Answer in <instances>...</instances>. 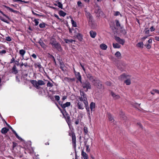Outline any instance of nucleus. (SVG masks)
Here are the masks:
<instances>
[{
  "mask_svg": "<svg viewBox=\"0 0 159 159\" xmlns=\"http://www.w3.org/2000/svg\"><path fill=\"white\" fill-rule=\"evenodd\" d=\"M80 93L81 97H80L79 99L80 101L81 102H84V103L85 105L86 109L87 111L88 117L90 119L91 117L87 99L86 97V95L83 91H80Z\"/></svg>",
  "mask_w": 159,
  "mask_h": 159,
  "instance_id": "f257e3e1",
  "label": "nucleus"
},
{
  "mask_svg": "<svg viewBox=\"0 0 159 159\" xmlns=\"http://www.w3.org/2000/svg\"><path fill=\"white\" fill-rule=\"evenodd\" d=\"M119 78L121 80H125L124 83L127 85H129L131 83L130 79V76L129 75H126L125 74H123L119 77Z\"/></svg>",
  "mask_w": 159,
  "mask_h": 159,
  "instance_id": "f03ea898",
  "label": "nucleus"
},
{
  "mask_svg": "<svg viewBox=\"0 0 159 159\" xmlns=\"http://www.w3.org/2000/svg\"><path fill=\"white\" fill-rule=\"evenodd\" d=\"M31 83L35 87L38 89L39 88V86L43 85L45 84L44 81L42 80H39L38 81L33 80L31 81Z\"/></svg>",
  "mask_w": 159,
  "mask_h": 159,
  "instance_id": "7ed1b4c3",
  "label": "nucleus"
},
{
  "mask_svg": "<svg viewBox=\"0 0 159 159\" xmlns=\"http://www.w3.org/2000/svg\"><path fill=\"white\" fill-rule=\"evenodd\" d=\"M51 40V41H50V44L52 45L53 47L56 48L58 51H61L62 49L60 44L57 42L55 39L53 40L52 39Z\"/></svg>",
  "mask_w": 159,
  "mask_h": 159,
  "instance_id": "20e7f679",
  "label": "nucleus"
},
{
  "mask_svg": "<svg viewBox=\"0 0 159 159\" xmlns=\"http://www.w3.org/2000/svg\"><path fill=\"white\" fill-rule=\"evenodd\" d=\"M82 86L84 89H85V91L87 92L88 89H91V85L90 83L87 81L82 82L81 83Z\"/></svg>",
  "mask_w": 159,
  "mask_h": 159,
  "instance_id": "39448f33",
  "label": "nucleus"
},
{
  "mask_svg": "<svg viewBox=\"0 0 159 159\" xmlns=\"http://www.w3.org/2000/svg\"><path fill=\"white\" fill-rule=\"evenodd\" d=\"M92 83L98 88L101 89L102 87V83L99 80H93V81H92Z\"/></svg>",
  "mask_w": 159,
  "mask_h": 159,
  "instance_id": "423d86ee",
  "label": "nucleus"
},
{
  "mask_svg": "<svg viewBox=\"0 0 159 159\" xmlns=\"http://www.w3.org/2000/svg\"><path fill=\"white\" fill-rule=\"evenodd\" d=\"M70 135H71L72 137L73 146L75 148H76V137L75 136V134L73 132L71 133L70 135V133L69 134Z\"/></svg>",
  "mask_w": 159,
  "mask_h": 159,
  "instance_id": "0eeeda50",
  "label": "nucleus"
},
{
  "mask_svg": "<svg viewBox=\"0 0 159 159\" xmlns=\"http://www.w3.org/2000/svg\"><path fill=\"white\" fill-rule=\"evenodd\" d=\"M115 39L117 42L123 45L124 44L125 42V40L121 39L118 37L115 36Z\"/></svg>",
  "mask_w": 159,
  "mask_h": 159,
  "instance_id": "6e6552de",
  "label": "nucleus"
},
{
  "mask_svg": "<svg viewBox=\"0 0 159 159\" xmlns=\"http://www.w3.org/2000/svg\"><path fill=\"white\" fill-rule=\"evenodd\" d=\"M85 15L87 18L89 19V21H92L93 20V17L90 13L88 12L85 11Z\"/></svg>",
  "mask_w": 159,
  "mask_h": 159,
  "instance_id": "1a4fd4ad",
  "label": "nucleus"
},
{
  "mask_svg": "<svg viewBox=\"0 0 159 159\" xmlns=\"http://www.w3.org/2000/svg\"><path fill=\"white\" fill-rule=\"evenodd\" d=\"M95 107V103L92 102L90 104V108L91 109V113L93 111H94V109Z\"/></svg>",
  "mask_w": 159,
  "mask_h": 159,
  "instance_id": "9d476101",
  "label": "nucleus"
},
{
  "mask_svg": "<svg viewBox=\"0 0 159 159\" xmlns=\"http://www.w3.org/2000/svg\"><path fill=\"white\" fill-rule=\"evenodd\" d=\"M89 33L90 36L93 38H94L97 34L96 33L95 31H93V30L90 31Z\"/></svg>",
  "mask_w": 159,
  "mask_h": 159,
  "instance_id": "9b49d317",
  "label": "nucleus"
},
{
  "mask_svg": "<svg viewBox=\"0 0 159 159\" xmlns=\"http://www.w3.org/2000/svg\"><path fill=\"white\" fill-rule=\"evenodd\" d=\"M76 37L79 41H81L83 39L82 35L80 33H77Z\"/></svg>",
  "mask_w": 159,
  "mask_h": 159,
  "instance_id": "f8f14e48",
  "label": "nucleus"
},
{
  "mask_svg": "<svg viewBox=\"0 0 159 159\" xmlns=\"http://www.w3.org/2000/svg\"><path fill=\"white\" fill-rule=\"evenodd\" d=\"M78 108L79 109H83L84 108L82 103L79 102L77 104Z\"/></svg>",
  "mask_w": 159,
  "mask_h": 159,
  "instance_id": "ddd939ff",
  "label": "nucleus"
},
{
  "mask_svg": "<svg viewBox=\"0 0 159 159\" xmlns=\"http://www.w3.org/2000/svg\"><path fill=\"white\" fill-rule=\"evenodd\" d=\"M87 77L92 82V81H93V80H96V79H94L93 77L92 76V75L90 74H88L87 75Z\"/></svg>",
  "mask_w": 159,
  "mask_h": 159,
  "instance_id": "4468645a",
  "label": "nucleus"
},
{
  "mask_svg": "<svg viewBox=\"0 0 159 159\" xmlns=\"http://www.w3.org/2000/svg\"><path fill=\"white\" fill-rule=\"evenodd\" d=\"M81 155L83 157L84 159H88V155L85 152H84L83 150L82 152Z\"/></svg>",
  "mask_w": 159,
  "mask_h": 159,
  "instance_id": "2eb2a0df",
  "label": "nucleus"
},
{
  "mask_svg": "<svg viewBox=\"0 0 159 159\" xmlns=\"http://www.w3.org/2000/svg\"><path fill=\"white\" fill-rule=\"evenodd\" d=\"M111 96L116 99H119L120 98V96L118 95H116L114 93H111Z\"/></svg>",
  "mask_w": 159,
  "mask_h": 159,
  "instance_id": "dca6fc26",
  "label": "nucleus"
},
{
  "mask_svg": "<svg viewBox=\"0 0 159 159\" xmlns=\"http://www.w3.org/2000/svg\"><path fill=\"white\" fill-rule=\"evenodd\" d=\"M9 130V129L7 128L6 127L3 128L2 129L1 132L2 134H5L7 133Z\"/></svg>",
  "mask_w": 159,
  "mask_h": 159,
  "instance_id": "f3484780",
  "label": "nucleus"
},
{
  "mask_svg": "<svg viewBox=\"0 0 159 159\" xmlns=\"http://www.w3.org/2000/svg\"><path fill=\"white\" fill-rule=\"evenodd\" d=\"M100 47L102 49L105 50L107 48V46L105 44L102 43L100 45Z\"/></svg>",
  "mask_w": 159,
  "mask_h": 159,
  "instance_id": "a211bd4d",
  "label": "nucleus"
},
{
  "mask_svg": "<svg viewBox=\"0 0 159 159\" xmlns=\"http://www.w3.org/2000/svg\"><path fill=\"white\" fill-rule=\"evenodd\" d=\"M70 105V103L69 102H67L63 104L62 105V108H65L66 107H69Z\"/></svg>",
  "mask_w": 159,
  "mask_h": 159,
  "instance_id": "6ab92c4d",
  "label": "nucleus"
},
{
  "mask_svg": "<svg viewBox=\"0 0 159 159\" xmlns=\"http://www.w3.org/2000/svg\"><path fill=\"white\" fill-rule=\"evenodd\" d=\"M12 73L16 74L18 73V71L16 70V67L15 65H14L12 68Z\"/></svg>",
  "mask_w": 159,
  "mask_h": 159,
  "instance_id": "aec40b11",
  "label": "nucleus"
},
{
  "mask_svg": "<svg viewBox=\"0 0 159 159\" xmlns=\"http://www.w3.org/2000/svg\"><path fill=\"white\" fill-rule=\"evenodd\" d=\"M25 52V51L23 49H21L19 51V53L21 55V56L23 57Z\"/></svg>",
  "mask_w": 159,
  "mask_h": 159,
  "instance_id": "412c9836",
  "label": "nucleus"
},
{
  "mask_svg": "<svg viewBox=\"0 0 159 159\" xmlns=\"http://www.w3.org/2000/svg\"><path fill=\"white\" fill-rule=\"evenodd\" d=\"M107 116L109 120L110 121H113L114 119L112 115L109 113H107Z\"/></svg>",
  "mask_w": 159,
  "mask_h": 159,
  "instance_id": "4be33fe9",
  "label": "nucleus"
},
{
  "mask_svg": "<svg viewBox=\"0 0 159 159\" xmlns=\"http://www.w3.org/2000/svg\"><path fill=\"white\" fill-rule=\"evenodd\" d=\"M77 78L79 80L81 83L82 82L81 81V77L79 73H78L76 75Z\"/></svg>",
  "mask_w": 159,
  "mask_h": 159,
  "instance_id": "5701e85b",
  "label": "nucleus"
},
{
  "mask_svg": "<svg viewBox=\"0 0 159 159\" xmlns=\"http://www.w3.org/2000/svg\"><path fill=\"white\" fill-rule=\"evenodd\" d=\"M65 42L66 43H72L73 42H75V40H73L72 39H65Z\"/></svg>",
  "mask_w": 159,
  "mask_h": 159,
  "instance_id": "b1692460",
  "label": "nucleus"
},
{
  "mask_svg": "<svg viewBox=\"0 0 159 159\" xmlns=\"http://www.w3.org/2000/svg\"><path fill=\"white\" fill-rule=\"evenodd\" d=\"M59 14L60 16L64 17L66 15V13L62 11H60L59 12Z\"/></svg>",
  "mask_w": 159,
  "mask_h": 159,
  "instance_id": "393cba45",
  "label": "nucleus"
},
{
  "mask_svg": "<svg viewBox=\"0 0 159 159\" xmlns=\"http://www.w3.org/2000/svg\"><path fill=\"white\" fill-rule=\"evenodd\" d=\"M113 46L114 48H119L120 47V46L117 43H113Z\"/></svg>",
  "mask_w": 159,
  "mask_h": 159,
  "instance_id": "a878e982",
  "label": "nucleus"
},
{
  "mask_svg": "<svg viewBox=\"0 0 159 159\" xmlns=\"http://www.w3.org/2000/svg\"><path fill=\"white\" fill-rule=\"evenodd\" d=\"M95 12L97 14H100L101 13V10L98 7H96Z\"/></svg>",
  "mask_w": 159,
  "mask_h": 159,
  "instance_id": "bb28decb",
  "label": "nucleus"
},
{
  "mask_svg": "<svg viewBox=\"0 0 159 159\" xmlns=\"http://www.w3.org/2000/svg\"><path fill=\"white\" fill-rule=\"evenodd\" d=\"M34 66L35 68H42V66L41 64L39 63H34Z\"/></svg>",
  "mask_w": 159,
  "mask_h": 159,
  "instance_id": "cd10ccee",
  "label": "nucleus"
},
{
  "mask_svg": "<svg viewBox=\"0 0 159 159\" xmlns=\"http://www.w3.org/2000/svg\"><path fill=\"white\" fill-rule=\"evenodd\" d=\"M60 68L62 70L64 71L65 70V65L62 62H60Z\"/></svg>",
  "mask_w": 159,
  "mask_h": 159,
  "instance_id": "c85d7f7f",
  "label": "nucleus"
},
{
  "mask_svg": "<svg viewBox=\"0 0 159 159\" xmlns=\"http://www.w3.org/2000/svg\"><path fill=\"white\" fill-rule=\"evenodd\" d=\"M5 7L7 9L11 12H13L14 13H16L17 12V11L13 10L12 8L9 7L5 6Z\"/></svg>",
  "mask_w": 159,
  "mask_h": 159,
  "instance_id": "c756f323",
  "label": "nucleus"
},
{
  "mask_svg": "<svg viewBox=\"0 0 159 159\" xmlns=\"http://www.w3.org/2000/svg\"><path fill=\"white\" fill-rule=\"evenodd\" d=\"M115 55L118 58H120L121 57V54L119 52H117L115 54Z\"/></svg>",
  "mask_w": 159,
  "mask_h": 159,
  "instance_id": "7c9ffc66",
  "label": "nucleus"
},
{
  "mask_svg": "<svg viewBox=\"0 0 159 159\" xmlns=\"http://www.w3.org/2000/svg\"><path fill=\"white\" fill-rule=\"evenodd\" d=\"M39 43L40 44V45L43 48H46V45L45 44L43 43V42L42 41H40L39 42Z\"/></svg>",
  "mask_w": 159,
  "mask_h": 159,
  "instance_id": "2f4dec72",
  "label": "nucleus"
},
{
  "mask_svg": "<svg viewBox=\"0 0 159 159\" xmlns=\"http://www.w3.org/2000/svg\"><path fill=\"white\" fill-rule=\"evenodd\" d=\"M71 21L72 26H73L75 27H76L77 26L76 23L75 21L73 19H72L71 20Z\"/></svg>",
  "mask_w": 159,
  "mask_h": 159,
  "instance_id": "473e14b6",
  "label": "nucleus"
},
{
  "mask_svg": "<svg viewBox=\"0 0 159 159\" xmlns=\"http://www.w3.org/2000/svg\"><path fill=\"white\" fill-rule=\"evenodd\" d=\"M143 42H140L139 43L137 44V46L138 47H139L140 48H143Z\"/></svg>",
  "mask_w": 159,
  "mask_h": 159,
  "instance_id": "72a5a7b5",
  "label": "nucleus"
},
{
  "mask_svg": "<svg viewBox=\"0 0 159 159\" xmlns=\"http://www.w3.org/2000/svg\"><path fill=\"white\" fill-rule=\"evenodd\" d=\"M13 133L15 135L16 137V138L18 139H19V140H22V138H20V137L17 134V133H16V132L15 131H14V132H13Z\"/></svg>",
  "mask_w": 159,
  "mask_h": 159,
  "instance_id": "f704fd0d",
  "label": "nucleus"
},
{
  "mask_svg": "<svg viewBox=\"0 0 159 159\" xmlns=\"http://www.w3.org/2000/svg\"><path fill=\"white\" fill-rule=\"evenodd\" d=\"M0 19L2 20V21L5 22L7 23H9V22L7 21V20H6L4 19L2 17L0 16Z\"/></svg>",
  "mask_w": 159,
  "mask_h": 159,
  "instance_id": "c9c22d12",
  "label": "nucleus"
},
{
  "mask_svg": "<svg viewBox=\"0 0 159 159\" xmlns=\"http://www.w3.org/2000/svg\"><path fill=\"white\" fill-rule=\"evenodd\" d=\"M116 26L118 27H120V24L119 22V21L118 20H116Z\"/></svg>",
  "mask_w": 159,
  "mask_h": 159,
  "instance_id": "e433bc0d",
  "label": "nucleus"
},
{
  "mask_svg": "<svg viewBox=\"0 0 159 159\" xmlns=\"http://www.w3.org/2000/svg\"><path fill=\"white\" fill-rule=\"evenodd\" d=\"M84 129L85 134H87L88 132V128L86 127H84Z\"/></svg>",
  "mask_w": 159,
  "mask_h": 159,
  "instance_id": "4c0bfd02",
  "label": "nucleus"
},
{
  "mask_svg": "<svg viewBox=\"0 0 159 159\" xmlns=\"http://www.w3.org/2000/svg\"><path fill=\"white\" fill-rule=\"evenodd\" d=\"M57 4L58 5V7L61 8V9H62V4L60 2H58L57 3Z\"/></svg>",
  "mask_w": 159,
  "mask_h": 159,
  "instance_id": "58836bf2",
  "label": "nucleus"
},
{
  "mask_svg": "<svg viewBox=\"0 0 159 159\" xmlns=\"http://www.w3.org/2000/svg\"><path fill=\"white\" fill-rule=\"evenodd\" d=\"M0 12L3 16H5L6 18H7L8 19H9V17L7 16V15H5V14H4L2 11H1V10H0Z\"/></svg>",
  "mask_w": 159,
  "mask_h": 159,
  "instance_id": "ea45409f",
  "label": "nucleus"
},
{
  "mask_svg": "<svg viewBox=\"0 0 159 159\" xmlns=\"http://www.w3.org/2000/svg\"><path fill=\"white\" fill-rule=\"evenodd\" d=\"M70 117L69 116H67L66 117V121L67 123L68 124V123H70Z\"/></svg>",
  "mask_w": 159,
  "mask_h": 159,
  "instance_id": "a19ab883",
  "label": "nucleus"
},
{
  "mask_svg": "<svg viewBox=\"0 0 159 159\" xmlns=\"http://www.w3.org/2000/svg\"><path fill=\"white\" fill-rule=\"evenodd\" d=\"M145 46H146V48L148 49H149L151 48V46L150 44L148 43H146L145 45Z\"/></svg>",
  "mask_w": 159,
  "mask_h": 159,
  "instance_id": "79ce46f5",
  "label": "nucleus"
},
{
  "mask_svg": "<svg viewBox=\"0 0 159 159\" xmlns=\"http://www.w3.org/2000/svg\"><path fill=\"white\" fill-rule=\"evenodd\" d=\"M55 99L56 100H57V102L59 101L60 100V97L59 96L56 95L55 96Z\"/></svg>",
  "mask_w": 159,
  "mask_h": 159,
  "instance_id": "37998d69",
  "label": "nucleus"
},
{
  "mask_svg": "<svg viewBox=\"0 0 159 159\" xmlns=\"http://www.w3.org/2000/svg\"><path fill=\"white\" fill-rule=\"evenodd\" d=\"M89 145H86V151L87 152H89L90 151V149L89 148Z\"/></svg>",
  "mask_w": 159,
  "mask_h": 159,
  "instance_id": "c03bdc74",
  "label": "nucleus"
},
{
  "mask_svg": "<svg viewBox=\"0 0 159 159\" xmlns=\"http://www.w3.org/2000/svg\"><path fill=\"white\" fill-rule=\"evenodd\" d=\"M50 60H52L53 61H54L55 62V63H56L55 59L54 57L53 56L51 55H50Z\"/></svg>",
  "mask_w": 159,
  "mask_h": 159,
  "instance_id": "a18cd8bd",
  "label": "nucleus"
},
{
  "mask_svg": "<svg viewBox=\"0 0 159 159\" xmlns=\"http://www.w3.org/2000/svg\"><path fill=\"white\" fill-rule=\"evenodd\" d=\"M6 40L8 41H10L11 40V37L9 36L6 37Z\"/></svg>",
  "mask_w": 159,
  "mask_h": 159,
  "instance_id": "49530a36",
  "label": "nucleus"
},
{
  "mask_svg": "<svg viewBox=\"0 0 159 159\" xmlns=\"http://www.w3.org/2000/svg\"><path fill=\"white\" fill-rule=\"evenodd\" d=\"M39 27L41 28H43L45 26V25L44 23H41L39 25Z\"/></svg>",
  "mask_w": 159,
  "mask_h": 159,
  "instance_id": "de8ad7c7",
  "label": "nucleus"
},
{
  "mask_svg": "<svg viewBox=\"0 0 159 159\" xmlns=\"http://www.w3.org/2000/svg\"><path fill=\"white\" fill-rule=\"evenodd\" d=\"M34 22L35 23V25H38L39 22L38 21V20L35 19Z\"/></svg>",
  "mask_w": 159,
  "mask_h": 159,
  "instance_id": "09e8293b",
  "label": "nucleus"
},
{
  "mask_svg": "<svg viewBox=\"0 0 159 159\" xmlns=\"http://www.w3.org/2000/svg\"><path fill=\"white\" fill-rule=\"evenodd\" d=\"M77 5L79 7H82V3L81 2L79 1L77 2Z\"/></svg>",
  "mask_w": 159,
  "mask_h": 159,
  "instance_id": "8fccbe9b",
  "label": "nucleus"
},
{
  "mask_svg": "<svg viewBox=\"0 0 159 159\" xmlns=\"http://www.w3.org/2000/svg\"><path fill=\"white\" fill-rule=\"evenodd\" d=\"M80 65L81 66V67H82V68L83 70H84V71H85V69L84 67V65L83 64H82L81 63H80Z\"/></svg>",
  "mask_w": 159,
  "mask_h": 159,
  "instance_id": "3c124183",
  "label": "nucleus"
},
{
  "mask_svg": "<svg viewBox=\"0 0 159 159\" xmlns=\"http://www.w3.org/2000/svg\"><path fill=\"white\" fill-rule=\"evenodd\" d=\"M6 51L5 50H3L2 51H1V54H5L6 53Z\"/></svg>",
  "mask_w": 159,
  "mask_h": 159,
  "instance_id": "603ef678",
  "label": "nucleus"
},
{
  "mask_svg": "<svg viewBox=\"0 0 159 159\" xmlns=\"http://www.w3.org/2000/svg\"><path fill=\"white\" fill-rule=\"evenodd\" d=\"M106 84L108 86H110L111 85V83L109 81H107L106 83Z\"/></svg>",
  "mask_w": 159,
  "mask_h": 159,
  "instance_id": "864d4df0",
  "label": "nucleus"
},
{
  "mask_svg": "<svg viewBox=\"0 0 159 159\" xmlns=\"http://www.w3.org/2000/svg\"><path fill=\"white\" fill-rule=\"evenodd\" d=\"M120 14V13L119 12L116 11V12L115 13L114 15L116 16H117L119 15Z\"/></svg>",
  "mask_w": 159,
  "mask_h": 159,
  "instance_id": "5fc2aeb1",
  "label": "nucleus"
},
{
  "mask_svg": "<svg viewBox=\"0 0 159 159\" xmlns=\"http://www.w3.org/2000/svg\"><path fill=\"white\" fill-rule=\"evenodd\" d=\"M150 30L151 32L155 30V29L153 27V26H152L150 28Z\"/></svg>",
  "mask_w": 159,
  "mask_h": 159,
  "instance_id": "6e6d98bb",
  "label": "nucleus"
},
{
  "mask_svg": "<svg viewBox=\"0 0 159 159\" xmlns=\"http://www.w3.org/2000/svg\"><path fill=\"white\" fill-rule=\"evenodd\" d=\"M148 37L147 36H145L141 38V40L143 41H144L145 39L148 38Z\"/></svg>",
  "mask_w": 159,
  "mask_h": 159,
  "instance_id": "4d7b16f0",
  "label": "nucleus"
},
{
  "mask_svg": "<svg viewBox=\"0 0 159 159\" xmlns=\"http://www.w3.org/2000/svg\"><path fill=\"white\" fill-rule=\"evenodd\" d=\"M31 56L33 57L35 59H36V58L37 56L34 53L32 54Z\"/></svg>",
  "mask_w": 159,
  "mask_h": 159,
  "instance_id": "13d9d810",
  "label": "nucleus"
},
{
  "mask_svg": "<svg viewBox=\"0 0 159 159\" xmlns=\"http://www.w3.org/2000/svg\"><path fill=\"white\" fill-rule=\"evenodd\" d=\"M58 102L59 105H60L61 107H62V105H63V104H62V103L60 101H59Z\"/></svg>",
  "mask_w": 159,
  "mask_h": 159,
  "instance_id": "bf43d9fd",
  "label": "nucleus"
},
{
  "mask_svg": "<svg viewBox=\"0 0 159 159\" xmlns=\"http://www.w3.org/2000/svg\"><path fill=\"white\" fill-rule=\"evenodd\" d=\"M79 123V120L78 119H77L76 120V121L75 122V124L76 125L78 124Z\"/></svg>",
  "mask_w": 159,
  "mask_h": 159,
  "instance_id": "052dcab7",
  "label": "nucleus"
},
{
  "mask_svg": "<svg viewBox=\"0 0 159 159\" xmlns=\"http://www.w3.org/2000/svg\"><path fill=\"white\" fill-rule=\"evenodd\" d=\"M80 115L81 117H82L84 115V114L83 112H80Z\"/></svg>",
  "mask_w": 159,
  "mask_h": 159,
  "instance_id": "680f3d73",
  "label": "nucleus"
},
{
  "mask_svg": "<svg viewBox=\"0 0 159 159\" xmlns=\"http://www.w3.org/2000/svg\"><path fill=\"white\" fill-rule=\"evenodd\" d=\"M17 144V143H13V148L16 147Z\"/></svg>",
  "mask_w": 159,
  "mask_h": 159,
  "instance_id": "e2e57ef3",
  "label": "nucleus"
},
{
  "mask_svg": "<svg viewBox=\"0 0 159 159\" xmlns=\"http://www.w3.org/2000/svg\"><path fill=\"white\" fill-rule=\"evenodd\" d=\"M152 40L151 39H150L148 40V44L152 43Z\"/></svg>",
  "mask_w": 159,
  "mask_h": 159,
  "instance_id": "0e129e2a",
  "label": "nucleus"
},
{
  "mask_svg": "<svg viewBox=\"0 0 159 159\" xmlns=\"http://www.w3.org/2000/svg\"><path fill=\"white\" fill-rule=\"evenodd\" d=\"M24 66L25 67H27V66H28V67L30 66L28 65V64H27V62L25 63H24Z\"/></svg>",
  "mask_w": 159,
  "mask_h": 159,
  "instance_id": "69168bd1",
  "label": "nucleus"
},
{
  "mask_svg": "<svg viewBox=\"0 0 159 159\" xmlns=\"http://www.w3.org/2000/svg\"><path fill=\"white\" fill-rule=\"evenodd\" d=\"M146 30L145 31V34H148L149 33V30H147V29H146Z\"/></svg>",
  "mask_w": 159,
  "mask_h": 159,
  "instance_id": "338daca9",
  "label": "nucleus"
},
{
  "mask_svg": "<svg viewBox=\"0 0 159 159\" xmlns=\"http://www.w3.org/2000/svg\"><path fill=\"white\" fill-rule=\"evenodd\" d=\"M137 124L139 126L140 128H141L142 129V126L140 123H138Z\"/></svg>",
  "mask_w": 159,
  "mask_h": 159,
  "instance_id": "774afa93",
  "label": "nucleus"
}]
</instances>
